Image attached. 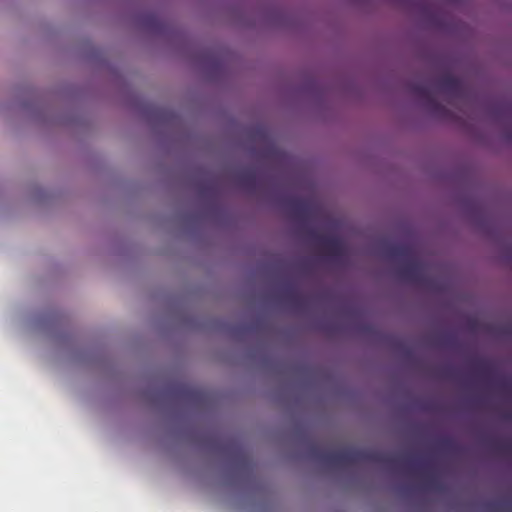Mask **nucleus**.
Segmentation results:
<instances>
[{
  "label": "nucleus",
  "instance_id": "obj_2",
  "mask_svg": "<svg viewBox=\"0 0 512 512\" xmlns=\"http://www.w3.org/2000/svg\"><path fill=\"white\" fill-rule=\"evenodd\" d=\"M387 252L391 258L408 260L398 269V274L403 279L414 283L425 281L424 266L420 261L414 259L413 249L410 246L404 244L392 245L388 247Z\"/></svg>",
  "mask_w": 512,
  "mask_h": 512
},
{
  "label": "nucleus",
  "instance_id": "obj_10",
  "mask_svg": "<svg viewBox=\"0 0 512 512\" xmlns=\"http://www.w3.org/2000/svg\"><path fill=\"white\" fill-rule=\"evenodd\" d=\"M501 387L507 391L512 389V384L510 382H502Z\"/></svg>",
  "mask_w": 512,
  "mask_h": 512
},
{
  "label": "nucleus",
  "instance_id": "obj_5",
  "mask_svg": "<svg viewBox=\"0 0 512 512\" xmlns=\"http://www.w3.org/2000/svg\"><path fill=\"white\" fill-rule=\"evenodd\" d=\"M321 248L332 258L338 259L345 254V245L337 237H319Z\"/></svg>",
  "mask_w": 512,
  "mask_h": 512
},
{
  "label": "nucleus",
  "instance_id": "obj_9",
  "mask_svg": "<svg viewBox=\"0 0 512 512\" xmlns=\"http://www.w3.org/2000/svg\"><path fill=\"white\" fill-rule=\"evenodd\" d=\"M411 468L413 469V471L418 473H422L426 470V466L420 463H412Z\"/></svg>",
  "mask_w": 512,
  "mask_h": 512
},
{
  "label": "nucleus",
  "instance_id": "obj_6",
  "mask_svg": "<svg viewBox=\"0 0 512 512\" xmlns=\"http://www.w3.org/2000/svg\"><path fill=\"white\" fill-rule=\"evenodd\" d=\"M288 205L297 218H305L311 210V205L307 200L294 198L288 201Z\"/></svg>",
  "mask_w": 512,
  "mask_h": 512
},
{
  "label": "nucleus",
  "instance_id": "obj_4",
  "mask_svg": "<svg viewBox=\"0 0 512 512\" xmlns=\"http://www.w3.org/2000/svg\"><path fill=\"white\" fill-rule=\"evenodd\" d=\"M438 86L447 94L460 98L464 95L465 86L464 83L450 74L442 76L438 80Z\"/></svg>",
  "mask_w": 512,
  "mask_h": 512
},
{
  "label": "nucleus",
  "instance_id": "obj_7",
  "mask_svg": "<svg viewBox=\"0 0 512 512\" xmlns=\"http://www.w3.org/2000/svg\"><path fill=\"white\" fill-rule=\"evenodd\" d=\"M240 180L245 187L253 188L256 183V175L252 170H246L241 174Z\"/></svg>",
  "mask_w": 512,
  "mask_h": 512
},
{
  "label": "nucleus",
  "instance_id": "obj_11",
  "mask_svg": "<svg viewBox=\"0 0 512 512\" xmlns=\"http://www.w3.org/2000/svg\"><path fill=\"white\" fill-rule=\"evenodd\" d=\"M495 448L498 450V451H505V446L504 445H500V444H496L495 445Z\"/></svg>",
  "mask_w": 512,
  "mask_h": 512
},
{
  "label": "nucleus",
  "instance_id": "obj_3",
  "mask_svg": "<svg viewBox=\"0 0 512 512\" xmlns=\"http://www.w3.org/2000/svg\"><path fill=\"white\" fill-rule=\"evenodd\" d=\"M412 90L416 95L425 100L426 107L431 114L442 119L450 117V111L437 101V99L432 95L431 88L427 84H414L412 86Z\"/></svg>",
  "mask_w": 512,
  "mask_h": 512
},
{
  "label": "nucleus",
  "instance_id": "obj_1",
  "mask_svg": "<svg viewBox=\"0 0 512 512\" xmlns=\"http://www.w3.org/2000/svg\"><path fill=\"white\" fill-rule=\"evenodd\" d=\"M320 458L333 466H349L360 462H377L393 464L392 458L385 457L377 452L363 449H341L326 451L319 454Z\"/></svg>",
  "mask_w": 512,
  "mask_h": 512
},
{
  "label": "nucleus",
  "instance_id": "obj_8",
  "mask_svg": "<svg viewBox=\"0 0 512 512\" xmlns=\"http://www.w3.org/2000/svg\"><path fill=\"white\" fill-rule=\"evenodd\" d=\"M440 444H441L442 448L449 450V451H453L456 448L454 441L449 438L442 439Z\"/></svg>",
  "mask_w": 512,
  "mask_h": 512
},
{
  "label": "nucleus",
  "instance_id": "obj_12",
  "mask_svg": "<svg viewBox=\"0 0 512 512\" xmlns=\"http://www.w3.org/2000/svg\"><path fill=\"white\" fill-rule=\"evenodd\" d=\"M481 371L483 374H486V369L483 368V369H481Z\"/></svg>",
  "mask_w": 512,
  "mask_h": 512
}]
</instances>
